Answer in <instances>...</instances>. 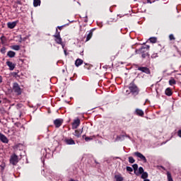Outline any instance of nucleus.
<instances>
[{
  "mask_svg": "<svg viewBox=\"0 0 181 181\" xmlns=\"http://www.w3.org/2000/svg\"><path fill=\"white\" fill-rule=\"evenodd\" d=\"M149 45H143L139 49H136L135 50V53L136 54H141L142 59H148V60H151V55L149 54Z\"/></svg>",
  "mask_w": 181,
  "mask_h": 181,
  "instance_id": "nucleus-1",
  "label": "nucleus"
},
{
  "mask_svg": "<svg viewBox=\"0 0 181 181\" xmlns=\"http://www.w3.org/2000/svg\"><path fill=\"white\" fill-rule=\"evenodd\" d=\"M41 152L43 155L41 158L42 163H45V159H50V158H53V151H50L49 148H44Z\"/></svg>",
  "mask_w": 181,
  "mask_h": 181,
  "instance_id": "nucleus-2",
  "label": "nucleus"
},
{
  "mask_svg": "<svg viewBox=\"0 0 181 181\" xmlns=\"http://www.w3.org/2000/svg\"><path fill=\"white\" fill-rule=\"evenodd\" d=\"M129 89L133 95H138L139 94V88L134 82L129 83Z\"/></svg>",
  "mask_w": 181,
  "mask_h": 181,
  "instance_id": "nucleus-3",
  "label": "nucleus"
},
{
  "mask_svg": "<svg viewBox=\"0 0 181 181\" xmlns=\"http://www.w3.org/2000/svg\"><path fill=\"white\" fill-rule=\"evenodd\" d=\"M13 93L16 94V95H21L22 94V89L21 88V86H19V83L15 82L13 83V88H12Z\"/></svg>",
  "mask_w": 181,
  "mask_h": 181,
  "instance_id": "nucleus-4",
  "label": "nucleus"
},
{
  "mask_svg": "<svg viewBox=\"0 0 181 181\" xmlns=\"http://www.w3.org/2000/svg\"><path fill=\"white\" fill-rule=\"evenodd\" d=\"M19 162V157L16 153H13L10 157V163L13 165V166H16L18 163Z\"/></svg>",
  "mask_w": 181,
  "mask_h": 181,
  "instance_id": "nucleus-5",
  "label": "nucleus"
},
{
  "mask_svg": "<svg viewBox=\"0 0 181 181\" xmlns=\"http://www.w3.org/2000/svg\"><path fill=\"white\" fill-rule=\"evenodd\" d=\"M54 37L55 38L54 40L57 45H62V42H63V40L62 39V37H60V32H59V30L57 28L56 29V33L54 35Z\"/></svg>",
  "mask_w": 181,
  "mask_h": 181,
  "instance_id": "nucleus-6",
  "label": "nucleus"
},
{
  "mask_svg": "<svg viewBox=\"0 0 181 181\" xmlns=\"http://www.w3.org/2000/svg\"><path fill=\"white\" fill-rule=\"evenodd\" d=\"M134 155H135V156H136L137 158H139V159L143 160L144 163H146V162H148V160H146V157H145V156H144L140 152H138V151L135 152Z\"/></svg>",
  "mask_w": 181,
  "mask_h": 181,
  "instance_id": "nucleus-7",
  "label": "nucleus"
},
{
  "mask_svg": "<svg viewBox=\"0 0 181 181\" xmlns=\"http://www.w3.org/2000/svg\"><path fill=\"white\" fill-rule=\"evenodd\" d=\"M137 70L142 71V73H146V74H151V70L148 67L139 66Z\"/></svg>",
  "mask_w": 181,
  "mask_h": 181,
  "instance_id": "nucleus-8",
  "label": "nucleus"
},
{
  "mask_svg": "<svg viewBox=\"0 0 181 181\" xmlns=\"http://www.w3.org/2000/svg\"><path fill=\"white\" fill-rule=\"evenodd\" d=\"M0 141L3 144H8L9 142V139H8V137H6V136H5L2 133H0Z\"/></svg>",
  "mask_w": 181,
  "mask_h": 181,
  "instance_id": "nucleus-9",
  "label": "nucleus"
},
{
  "mask_svg": "<svg viewBox=\"0 0 181 181\" xmlns=\"http://www.w3.org/2000/svg\"><path fill=\"white\" fill-rule=\"evenodd\" d=\"M62 124H63V119H57L54 121V125H55L56 128H60Z\"/></svg>",
  "mask_w": 181,
  "mask_h": 181,
  "instance_id": "nucleus-10",
  "label": "nucleus"
},
{
  "mask_svg": "<svg viewBox=\"0 0 181 181\" xmlns=\"http://www.w3.org/2000/svg\"><path fill=\"white\" fill-rule=\"evenodd\" d=\"M80 126V119H76L72 123V129H77Z\"/></svg>",
  "mask_w": 181,
  "mask_h": 181,
  "instance_id": "nucleus-11",
  "label": "nucleus"
},
{
  "mask_svg": "<svg viewBox=\"0 0 181 181\" xmlns=\"http://www.w3.org/2000/svg\"><path fill=\"white\" fill-rule=\"evenodd\" d=\"M6 64L7 66L9 67V70H11V71H12L13 70H14L15 67H16V64H13L12 62L11 61H7L6 62Z\"/></svg>",
  "mask_w": 181,
  "mask_h": 181,
  "instance_id": "nucleus-12",
  "label": "nucleus"
},
{
  "mask_svg": "<svg viewBox=\"0 0 181 181\" xmlns=\"http://www.w3.org/2000/svg\"><path fill=\"white\" fill-rule=\"evenodd\" d=\"M81 134H83V128L81 129L75 130V132L73 133V135L76 136V138H80V136H81Z\"/></svg>",
  "mask_w": 181,
  "mask_h": 181,
  "instance_id": "nucleus-13",
  "label": "nucleus"
},
{
  "mask_svg": "<svg viewBox=\"0 0 181 181\" xmlns=\"http://www.w3.org/2000/svg\"><path fill=\"white\" fill-rule=\"evenodd\" d=\"M18 21H13L7 23V26L8 29H13L16 26Z\"/></svg>",
  "mask_w": 181,
  "mask_h": 181,
  "instance_id": "nucleus-14",
  "label": "nucleus"
},
{
  "mask_svg": "<svg viewBox=\"0 0 181 181\" xmlns=\"http://www.w3.org/2000/svg\"><path fill=\"white\" fill-rule=\"evenodd\" d=\"M64 142L66 145H76V141L73 139H65Z\"/></svg>",
  "mask_w": 181,
  "mask_h": 181,
  "instance_id": "nucleus-15",
  "label": "nucleus"
},
{
  "mask_svg": "<svg viewBox=\"0 0 181 181\" xmlns=\"http://www.w3.org/2000/svg\"><path fill=\"white\" fill-rule=\"evenodd\" d=\"M83 63V59H77L76 61H75V66L76 67H79V66H81Z\"/></svg>",
  "mask_w": 181,
  "mask_h": 181,
  "instance_id": "nucleus-16",
  "label": "nucleus"
},
{
  "mask_svg": "<svg viewBox=\"0 0 181 181\" xmlns=\"http://www.w3.org/2000/svg\"><path fill=\"white\" fill-rule=\"evenodd\" d=\"M125 139V134H120L119 136H117V138L115 139L116 141H124Z\"/></svg>",
  "mask_w": 181,
  "mask_h": 181,
  "instance_id": "nucleus-17",
  "label": "nucleus"
},
{
  "mask_svg": "<svg viewBox=\"0 0 181 181\" xmlns=\"http://www.w3.org/2000/svg\"><path fill=\"white\" fill-rule=\"evenodd\" d=\"M115 179L116 181H124V178L121 174L115 175Z\"/></svg>",
  "mask_w": 181,
  "mask_h": 181,
  "instance_id": "nucleus-18",
  "label": "nucleus"
},
{
  "mask_svg": "<svg viewBox=\"0 0 181 181\" xmlns=\"http://www.w3.org/2000/svg\"><path fill=\"white\" fill-rule=\"evenodd\" d=\"M135 114L139 117H144V112L141 109H136Z\"/></svg>",
  "mask_w": 181,
  "mask_h": 181,
  "instance_id": "nucleus-19",
  "label": "nucleus"
},
{
  "mask_svg": "<svg viewBox=\"0 0 181 181\" xmlns=\"http://www.w3.org/2000/svg\"><path fill=\"white\" fill-rule=\"evenodd\" d=\"M16 55V53L15 52H13V51H8L7 52V56L8 57H10L11 59H12V57H13Z\"/></svg>",
  "mask_w": 181,
  "mask_h": 181,
  "instance_id": "nucleus-20",
  "label": "nucleus"
},
{
  "mask_svg": "<svg viewBox=\"0 0 181 181\" xmlns=\"http://www.w3.org/2000/svg\"><path fill=\"white\" fill-rule=\"evenodd\" d=\"M41 2L40 0H33V6H35V8L40 6Z\"/></svg>",
  "mask_w": 181,
  "mask_h": 181,
  "instance_id": "nucleus-21",
  "label": "nucleus"
},
{
  "mask_svg": "<svg viewBox=\"0 0 181 181\" xmlns=\"http://www.w3.org/2000/svg\"><path fill=\"white\" fill-rule=\"evenodd\" d=\"M91 37H93V30H90L89 33L87 35L86 42H88Z\"/></svg>",
  "mask_w": 181,
  "mask_h": 181,
  "instance_id": "nucleus-22",
  "label": "nucleus"
},
{
  "mask_svg": "<svg viewBox=\"0 0 181 181\" xmlns=\"http://www.w3.org/2000/svg\"><path fill=\"white\" fill-rule=\"evenodd\" d=\"M165 93V95H168V97H170V95H172V90L170 89V88H167Z\"/></svg>",
  "mask_w": 181,
  "mask_h": 181,
  "instance_id": "nucleus-23",
  "label": "nucleus"
},
{
  "mask_svg": "<svg viewBox=\"0 0 181 181\" xmlns=\"http://www.w3.org/2000/svg\"><path fill=\"white\" fill-rule=\"evenodd\" d=\"M132 168L134 169V173L136 176H138V173H136V170H138V164L132 165Z\"/></svg>",
  "mask_w": 181,
  "mask_h": 181,
  "instance_id": "nucleus-24",
  "label": "nucleus"
},
{
  "mask_svg": "<svg viewBox=\"0 0 181 181\" xmlns=\"http://www.w3.org/2000/svg\"><path fill=\"white\" fill-rule=\"evenodd\" d=\"M149 40L151 43H156L158 38L156 37H151L149 38Z\"/></svg>",
  "mask_w": 181,
  "mask_h": 181,
  "instance_id": "nucleus-25",
  "label": "nucleus"
},
{
  "mask_svg": "<svg viewBox=\"0 0 181 181\" xmlns=\"http://www.w3.org/2000/svg\"><path fill=\"white\" fill-rule=\"evenodd\" d=\"M144 172V168L142 167H139V172H136V173H138V176H139V175H142Z\"/></svg>",
  "mask_w": 181,
  "mask_h": 181,
  "instance_id": "nucleus-26",
  "label": "nucleus"
},
{
  "mask_svg": "<svg viewBox=\"0 0 181 181\" xmlns=\"http://www.w3.org/2000/svg\"><path fill=\"white\" fill-rule=\"evenodd\" d=\"M11 49H13V50H21V46L19 45H13L11 46Z\"/></svg>",
  "mask_w": 181,
  "mask_h": 181,
  "instance_id": "nucleus-27",
  "label": "nucleus"
},
{
  "mask_svg": "<svg viewBox=\"0 0 181 181\" xmlns=\"http://www.w3.org/2000/svg\"><path fill=\"white\" fill-rule=\"evenodd\" d=\"M169 84H170V86H173V84H176V81L175 80V78H172L169 81Z\"/></svg>",
  "mask_w": 181,
  "mask_h": 181,
  "instance_id": "nucleus-28",
  "label": "nucleus"
},
{
  "mask_svg": "<svg viewBox=\"0 0 181 181\" xmlns=\"http://www.w3.org/2000/svg\"><path fill=\"white\" fill-rule=\"evenodd\" d=\"M148 177V173L144 172L141 174V179H147Z\"/></svg>",
  "mask_w": 181,
  "mask_h": 181,
  "instance_id": "nucleus-29",
  "label": "nucleus"
},
{
  "mask_svg": "<svg viewBox=\"0 0 181 181\" xmlns=\"http://www.w3.org/2000/svg\"><path fill=\"white\" fill-rule=\"evenodd\" d=\"M129 163H135V159H134V157L132 156L129 157Z\"/></svg>",
  "mask_w": 181,
  "mask_h": 181,
  "instance_id": "nucleus-30",
  "label": "nucleus"
},
{
  "mask_svg": "<svg viewBox=\"0 0 181 181\" xmlns=\"http://www.w3.org/2000/svg\"><path fill=\"white\" fill-rule=\"evenodd\" d=\"M167 176H168V181H173V179L172 178V175H170V173L168 172Z\"/></svg>",
  "mask_w": 181,
  "mask_h": 181,
  "instance_id": "nucleus-31",
  "label": "nucleus"
},
{
  "mask_svg": "<svg viewBox=\"0 0 181 181\" xmlns=\"http://www.w3.org/2000/svg\"><path fill=\"white\" fill-rule=\"evenodd\" d=\"M126 170L127 172H134V169L132 167H129V166L126 167Z\"/></svg>",
  "mask_w": 181,
  "mask_h": 181,
  "instance_id": "nucleus-32",
  "label": "nucleus"
},
{
  "mask_svg": "<svg viewBox=\"0 0 181 181\" xmlns=\"http://www.w3.org/2000/svg\"><path fill=\"white\" fill-rule=\"evenodd\" d=\"M85 141L86 142H89V141H93V137L86 136V137H85Z\"/></svg>",
  "mask_w": 181,
  "mask_h": 181,
  "instance_id": "nucleus-33",
  "label": "nucleus"
},
{
  "mask_svg": "<svg viewBox=\"0 0 181 181\" xmlns=\"http://www.w3.org/2000/svg\"><path fill=\"white\" fill-rule=\"evenodd\" d=\"M64 26H69V23L65 24V25H62V26H57V28L59 29V30H62V29H63V28H64Z\"/></svg>",
  "mask_w": 181,
  "mask_h": 181,
  "instance_id": "nucleus-34",
  "label": "nucleus"
},
{
  "mask_svg": "<svg viewBox=\"0 0 181 181\" xmlns=\"http://www.w3.org/2000/svg\"><path fill=\"white\" fill-rule=\"evenodd\" d=\"M169 39L170 40H175V36L173 35V34H170L169 35Z\"/></svg>",
  "mask_w": 181,
  "mask_h": 181,
  "instance_id": "nucleus-35",
  "label": "nucleus"
},
{
  "mask_svg": "<svg viewBox=\"0 0 181 181\" xmlns=\"http://www.w3.org/2000/svg\"><path fill=\"white\" fill-rule=\"evenodd\" d=\"M151 57V59H156V57H158V54H153Z\"/></svg>",
  "mask_w": 181,
  "mask_h": 181,
  "instance_id": "nucleus-36",
  "label": "nucleus"
},
{
  "mask_svg": "<svg viewBox=\"0 0 181 181\" xmlns=\"http://www.w3.org/2000/svg\"><path fill=\"white\" fill-rule=\"evenodd\" d=\"M30 35H26L25 37H23V42H25L27 39H29Z\"/></svg>",
  "mask_w": 181,
  "mask_h": 181,
  "instance_id": "nucleus-37",
  "label": "nucleus"
},
{
  "mask_svg": "<svg viewBox=\"0 0 181 181\" xmlns=\"http://www.w3.org/2000/svg\"><path fill=\"white\" fill-rule=\"evenodd\" d=\"M0 167L1 168L2 170H4V169H5V163H2L1 165H0Z\"/></svg>",
  "mask_w": 181,
  "mask_h": 181,
  "instance_id": "nucleus-38",
  "label": "nucleus"
},
{
  "mask_svg": "<svg viewBox=\"0 0 181 181\" xmlns=\"http://www.w3.org/2000/svg\"><path fill=\"white\" fill-rule=\"evenodd\" d=\"M5 50H6V49L5 47H2L1 49V52L3 53V54H5Z\"/></svg>",
  "mask_w": 181,
  "mask_h": 181,
  "instance_id": "nucleus-39",
  "label": "nucleus"
},
{
  "mask_svg": "<svg viewBox=\"0 0 181 181\" xmlns=\"http://www.w3.org/2000/svg\"><path fill=\"white\" fill-rule=\"evenodd\" d=\"M147 1V4H153V2H155L154 0H146Z\"/></svg>",
  "mask_w": 181,
  "mask_h": 181,
  "instance_id": "nucleus-40",
  "label": "nucleus"
},
{
  "mask_svg": "<svg viewBox=\"0 0 181 181\" xmlns=\"http://www.w3.org/2000/svg\"><path fill=\"white\" fill-rule=\"evenodd\" d=\"M16 4H18V5H22V1H21L20 0H17L16 1Z\"/></svg>",
  "mask_w": 181,
  "mask_h": 181,
  "instance_id": "nucleus-41",
  "label": "nucleus"
},
{
  "mask_svg": "<svg viewBox=\"0 0 181 181\" xmlns=\"http://www.w3.org/2000/svg\"><path fill=\"white\" fill-rule=\"evenodd\" d=\"M22 42H23V37H22V35H20L19 42L22 43Z\"/></svg>",
  "mask_w": 181,
  "mask_h": 181,
  "instance_id": "nucleus-42",
  "label": "nucleus"
},
{
  "mask_svg": "<svg viewBox=\"0 0 181 181\" xmlns=\"http://www.w3.org/2000/svg\"><path fill=\"white\" fill-rule=\"evenodd\" d=\"M177 135L180 138H181V129L178 130Z\"/></svg>",
  "mask_w": 181,
  "mask_h": 181,
  "instance_id": "nucleus-43",
  "label": "nucleus"
},
{
  "mask_svg": "<svg viewBox=\"0 0 181 181\" xmlns=\"http://www.w3.org/2000/svg\"><path fill=\"white\" fill-rule=\"evenodd\" d=\"M13 77H18V72H13Z\"/></svg>",
  "mask_w": 181,
  "mask_h": 181,
  "instance_id": "nucleus-44",
  "label": "nucleus"
},
{
  "mask_svg": "<svg viewBox=\"0 0 181 181\" xmlns=\"http://www.w3.org/2000/svg\"><path fill=\"white\" fill-rule=\"evenodd\" d=\"M124 136H126V138H128L129 139H131V136H129V135L124 134Z\"/></svg>",
  "mask_w": 181,
  "mask_h": 181,
  "instance_id": "nucleus-45",
  "label": "nucleus"
},
{
  "mask_svg": "<svg viewBox=\"0 0 181 181\" xmlns=\"http://www.w3.org/2000/svg\"><path fill=\"white\" fill-rule=\"evenodd\" d=\"M86 19L84 20V22H86V23H87V22H88V19H87V16H86Z\"/></svg>",
  "mask_w": 181,
  "mask_h": 181,
  "instance_id": "nucleus-46",
  "label": "nucleus"
},
{
  "mask_svg": "<svg viewBox=\"0 0 181 181\" xmlns=\"http://www.w3.org/2000/svg\"><path fill=\"white\" fill-rule=\"evenodd\" d=\"M2 81H3L2 76H0V84L1 83H2Z\"/></svg>",
  "mask_w": 181,
  "mask_h": 181,
  "instance_id": "nucleus-47",
  "label": "nucleus"
},
{
  "mask_svg": "<svg viewBox=\"0 0 181 181\" xmlns=\"http://www.w3.org/2000/svg\"><path fill=\"white\" fill-rule=\"evenodd\" d=\"M160 168L161 169H163V170H166V169L165 168V167H163V166H162V165H160Z\"/></svg>",
  "mask_w": 181,
  "mask_h": 181,
  "instance_id": "nucleus-48",
  "label": "nucleus"
},
{
  "mask_svg": "<svg viewBox=\"0 0 181 181\" xmlns=\"http://www.w3.org/2000/svg\"><path fill=\"white\" fill-rule=\"evenodd\" d=\"M61 45V46H62V49H64V44H63V42H62V44H59Z\"/></svg>",
  "mask_w": 181,
  "mask_h": 181,
  "instance_id": "nucleus-49",
  "label": "nucleus"
},
{
  "mask_svg": "<svg viewBox=\"0 0 181 181\" xmlns=\"http://www.w3.org/2000/svg\"><path fill=\"white\" fill-rule=\"evenodd\" d=\"M64 52L65 56H67V54H67V51H66V49H64Z\"/></svg>",
  "mask_w": 181,
  "mask_h": 181,
  "instance_id": "nucleus-50",
  "label": "nucleus"
},
{
  "mask_svg": "<svg viewBox=\"0 0 181 181\" xmlns=\"http://www.w3.org/2000/svg\"><path fill=\"white\" fill-rule=\"evenodd\" d=\"M5 38V37H1V42H4V39Z\"/></svg>",
  "mask_w": 181,
  "mask_h": 181,
  "instance_id": "nucleus-51",
  "label": "nucleus"
},
{
  "mask_svg": "<svg viewBox=\"0 0 181 181\" xmlns=\"http://www.w3.org/2000/svg\"><path fill=\"white\" fill-rule=\"evenodd\" d=\"M69 181H78V180H74V179H71V180H69Z\"/></svg>",
  "mask_w": 181,
  "mask_h": 181,
  "instance_id": "nucleus-52",
  "label": "nucleus"
},
{
  "mask_svg": "<svg viewBox=\"0 0 181 181\" xmlns=\"http://www.w3.org/2000/svg\"><path fill=\"white\" fill-rule=\"evenodd\" d=\"M144 181H151L149 179H144Z\"/></svg>",
  "mask_w": 181,
  "mask_h": 181,
  "instance_id": "nucleus-53",
  "label": "nucleus"
},
{
  "mask_svg": "<svg viewBox=\"0 0 181 181\" xmlns=\"http://www.w3.org/2000/svg\"><path fill=\"white\" fill-rule=\"evenodd\" d=\"M90 30H92L93 32H94V30H95V28H93Z\"/></svg>",
  "mask_w": 181,
  "mask_h": 181,
  "instance_id": "nucleus-54",
  "label": "nucleus"
},
{
  "mask_svg": "<svg viewBox=\"0 0 181 181\" xmlns=\"http://www.w3.org/2000/svg\"><path fill=\"white\" fill-rule=\"evenodd\" d=\"M18 107H19V105H22V104L19 103V104H17Z\"/></svg>",
  "mask_w": 181,
  "mask_h": 181,
  "instance_id": "nucleus-55",
  "label": "nucleus"
},
{
  "mask_svg": "<svg viewBox=\"0 0 181 181\" xmlns=\"http://www.w3.org/2000/svg\"><path fill=\"white\" fill-rule=\"evenodd\" d=\"M126 93H127V94H129V91L127 90Z\"/></svg>",
  "mask_w": 181,
  "mask_h": 181,
  "instance_id": "nucleus-56",
  "label": "nucleus"
},
{
  "mask_svg": "<svg viewBox=\"0 0 181 181\" xmlns=\"http://www.w3.org/2000/svg\"><path fill=\"white\" fill-rule=\"evenodd\" d=\"M73 22H74V21H70L71 23H73Z\"/></svg>",
  "mask_w": 181,
  "mask_h": 181,
  "instance_id": "nucleus-57",
  "label": "nucleus"
},
{
  "mask_svg": "<svg viewBox=\"0 0 181 181\" xmlns=\"http://www.w3.org/2000/svg\"><path fill=\"white\" fill-rule=\"evenodd\" d=\"M163 73H166V70L163 71Z\"/></svg>",
  "mask_w": 181,
  "mask_h": 181,
  "instance_id": "nucleus-58",
  "label": "nucleus"
},
{
  "mask_svg": "<svg viewBox=\"0 0 181 181\" xmlns=\"http://www.w3.org/2000/svg\"><path fill=\"white\" fill-rule=\"evenodd\" d=\"M85 136H86V135H83V138H84Z\"/></svg>",
  "mask_w": 181,
  "mask_h": 181,
  "instance_id": "nucleus-59",
  "label": "nucleus"
},
{
  "mask_svg": "<svg viewBox=\"0 0 181 181\" xmlns=\"http://www.w3.org/2000/svg\"><path fill=\"white\" fill-rule=\"evenodd\" d=\"M110 12H112V11H111V9H110Z\"/></svg>",
  "mask_w": 181,
  "mask_h": 181,
  "instance_id": "nucleus-60",
  "label": "nucleus"
},
{
  "mask_svg": "<svg viewBox=\"0 0 181 181\" xmlns=\"http://www.w3.org/2000/svg\"><path fill=\"white\" fill-rule=\"evenodd\" d=\"M81 54L83 55V52H81Z\"/></svg>",
  "mask_w": 181,
  "mask_h": 181,
  "instance_id": "nucleus-61",
  "label": "nucleus"
},
{
  "mask_svg": "<svg viewBox=\"0 0 181 181\" xmlns=\"http://www.w3.org/2000/svg\"><path fill=\"white\" fill-rule=\"evenodd\" d=\"M117 159H119V158L117 157Z\"/></svg>",
  "mask_w": 181,
  "mask_h": 181,
  "instance_id": "nucleus-62",
  "label": "nucleus"
},
{
  "mask_svg": "<svg viewBox=\"0 0 181 181\" xmlns=\"http://www.w3.org/2000/svg\"><path fill=\"white\" fill-rule=\"evenodd\" d=\"M47 131H49V129H47Z\"/></svg>",
  "mask_w": 181,
  "mask_h": 181,
  "instance_id": "nucleus-63",
  "label": "nucleus"
},
{
  "mask_svg": "<svg viewBox=\"0 0 181 181\" xmlns=\"http://www.w3.org/2000/svg\"><path fill=\"white\" fill-rule=\"evenodd\" d=\"M0 122H1V120H0Z\"/></svg>",
  "mask_w": 181,
  "mask_h": 181,
  "instance_id": "nucleus-64",
  "label": "nucleus"
}]
</instances>
